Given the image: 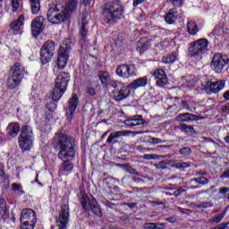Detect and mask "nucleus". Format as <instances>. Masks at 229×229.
<instances>
[{"mask_svg": "<svg viewBox=\"0 0 229 229\" xmlns=\"http://www.w3.org/2000/svg\"><path fill=\"white\" fill-rule=\"evenodd\" d=\"M54 146L59 151L57 153L59 160H62L58 173L62 176L67 175L74 169L72 160L76 158V140L61 130L54 137Z\"/></svg>", "mask_w": 229, "mask_h": 229, "instance_id": "f257e3e1", "label": "nucleus"}, {"mask_svg": "<svg viewBox=\"0 0 229 229\" xmlns=\"http://www.w3.org/2000/svg\"><path fill=\"white\" fill-rule=\"evenodd\" d=\"M8 135L10 137H18V144L21 151H30L33 148V141L35 140V134L33 133V128L28 124L19 126L17 123H12L8 125Z\"/></svg>", "mask_w": 229, "mask_h": 229, "instance_id": "f03ea898", "label": "nucleus"}, {"mask_svg": "<svg viewBox=\"0 0 229 229\" xmlns=\"http://www.w3.org/2000/svg\"><path fill=\"white\" fill-rule=\"evenodd\" d=\"M124 17V5L121 0H113L101 6V19L106 24H115Z\"/></svg>", "mask_w": 229, "mask_h": 229, "instance_id": "7ed1b4c3", "label": "nucleus"}, {"mask_svg": "<svg viewBox=\"0 0 229 229\" xmlns=\"http://www.w3.org/2000/svg\"><path fill=\"white\" fill-rule=\"evenodd\" d=\"M78 6V0H68V9L60 4L50 7L47 13L48 22L52 24H62L69 19L71 12H74Z\"/></svg>", "mask_w": 229, "mask_h": 229, "instance_id": "20e7f679", "label": "nucleus"}, {"mask_svg": "<svg viewBox=\"0 0 229 229\" xmlns=\"http://www.w3.org/2000/svg\"><path fill=\"white\" fill-rule=\"evenodd\" d=\"M78 198L82 207V209L85 210V212H90L91 210L92 214H94L98 217H101L103 216L101 208H99L98 200H96L94 197L87 196L85 191L81 190L78 194Z\"/></svg>", "mask_w": 229, "mask_h": 229, "instance_id": "39448f33", "label": "nucleus"}, {"mask_svg": "<svg viewBox=\"0 0 229 229\" xmlns=\"http://www.w3.org/2000/svg\"><path fill=\"white\" fill-rule=\"evenodd\" d=\"M208 52V40L207 38H199L189 44L188 56L201 60L203 55Z\"/></svg>", "mask_w": 229, "mask_h": 229, "instance_id": "423d86ee", "label": "nucleus"}, {"mask_svg": "<svg viewBox=\"0 0 229 229\" xmlns=\"http://www.w3.org/2000/svg\"><path fill=\"white\" fill-rule=\"evenodd\" d=\"M70 80L71 75L67 72H64L57 75L53 90V99L55 101H60V99H62V96H64L65 90H67Z\"/></svg>", "mask_w": 229, "mask_h": 229, "instance_id": "0eeeda50", "label": "nucleus"}, {"mask_svg": "<svg viewBox=\"0 0 229 229\" xmlns=\"http://www.w3.org/2000/svg\"><path fill=\"white\" fill-rule=\"evenodd\" d=\"M24 77V67L21 63L14 64L9 72V76L7 79V87L11 90L13 89H17L19 85H21V81H22V78Z\"/></svg>", "mask_w": 229, "mask_h": 229, "instance_id": "6e6552de", "label": "nucleus"}, {"mask_svg": "<svg viewBox=\"0 0 229 229\" xmlns=\"http://www.w3.org/2000/svg\"><path fill=\"white\" fill-rule=\"evenodd\" d=\"M56 49V44L53 40H47L43 44L40 48V62L42 65H47L51 60H53V56H55V51Z\"/></svg>", "mask_w": 229, "mask_h": 229, "instance_id": "1a4fd4ad", "label": "nucleus"}, {"mask_svg": "<svg viewBox=\"0 0 229 229\" xmlns=\"http://www.w3.org/2000/svg\"><path fill=\"white\" fill-rule=\"evenodd\" d=\"M71 41L64 40L58 50L57 66L58 69H65L69 62V54L71 53Z\"/></svg>", "mask_w": 229, "mask_h": 229, "instance_id": "9d476101", "label": "nucleus"}, {"mask_svg": "<svg viewBox=\"0 0 229 229\" xmlns=\"http://www.w3.org/2000/svg\"><path fill=\"white\" fill-rule=\"evenodd\" d=\"M115 72L120 78L128 80V78H135L137 76V68L135 64H123L116 67Z\"/></svg>", "mask_w": 229, "mask_h": 229, "instance_id": "9b49d317", "label": "nucleus"}, {"mask_svg": "<svg viewBox=\"0 0 229 229\" xmlns=\"http://www.w3.org/2000/svg\"><path fill=\"white\" fill-rule=\"evenodd\" d=\"M228 56L221 54H215L211 61L210 67L213 71H215V72L221 74V72H223V69L228 65Z\"/></svg>", "mask_w": 229, "mask_h": 229, "instance_id": "f8f14e48", "label": "nucleus"}, {"mask_svg": "<svg viewBox=\"0 0 229 229\" xmlns=\"http://www.w3.org/2000/svg\"><path fill=\"white\" fill-rule=\"evenodd\" d=\"M80 105V98L76 93H73L67 102L65 108V115L68 123H71L74 119V114H76V108Z\"/></svg>", "mask_w": 229, "mask_h": 229, "instance_id": "ddd939ff", "label": "nucleus"}, {"mask_svg": "<svg viewBox=\"0 0 229 229\" xmlns=\"http://www.w3.org/2000/svg\"><path fill=\"white\" fill-rule=\"evenodd\" d=\"M69 204H62L59 216L55 218V225L58 229H67L69 225Z\"/></svg>", "mask_w": 229, "mask_h": 229, "instance_id": "4468645a", "label": "nucleus"}, {"mask_svg": "<svg viewBox=\"0 0 229 229\" xmlns=\"http://www.w3.org/2000/svg\"><path fill=\"white\" fill-rule=\"evenodd\" d=\"M87 17H88V13H83L81 20V27L79 30V33L81 35L80 44L81 47H83L85 44H87V41L89 40V20H87Z\"/></svg>", "mask_w": 229, "mask_h": 229, "instance_id": "2eb2a0df", "label": "nucleus"}, {"mask_svg": "<svg viewBox=\"0 0 229 229\" xmlns=\"http://www.w3.org/2000/svg\"><path fill=\"white\" fill-rule=\"evenodd\" d=\"M226 81L225 80H218L216 81H207L204 86V90L207 94H218L225 89Z\"/></svg>", "mask_w": 229, "mask_h": 229, "instance_id": "dca6fc26", "label": "nucleus"}, {"mask_svg": "<svg viewBox=\"0 0 229 229\" xmlns=\"http://www.w3.org/2000/svg\"><path fill=\"white\" fill-rule=\"evenodd\" d=\"M46 28V18L44 16L36 17L31 22V31L33 37H38Z\"/></svg>", "mask_w": 229, "mask_h": 229, "instance_id": "f3484780", "label": "nucleus"}, {"mask_svg": "<svg viewBox=\"0 0 229 229\" xmlns=\"http://www.w3.org/2000/svg\"><path fill=\"white\" fill-rule=\"evenodd\" d=\"M123 123L128 128H131V130H137L139 126H144L146 124V120L142 118V115H135L125 120Z\"/></svg>", "mask_w": 229, "mask_h": 229, "instance_id": "a211bd4d", "label": "nucleus"}, {"mask_svg": "<svg viewBox=\"0 0 229 229\" xmlns=\"http://www.w3.org/2000/svg\"><path fill=\"white\" fill-rule=\"evenodd\" d=\"M130 89V84L127 86L123 84L119 90H113L112 94L114 101H123V99H126L131 94Z\"/></svg>", "mask_w": 229, "mask_h": 229, "instance_id": "6ab92c4d", "label": "nucleus"}, {"mask_svg": "<svg viewBox=\"0 0 229 229\" xmlns=\"http://www.w3.org/2000/svg\"><path fill=\"white\" fill-rule=\"evenodd\" d=\"M131 131H116L114 132H111L108 136L106 142L107 144H117L115 139H121V137H128L131 135Z\"/></svg>", "mask_w": 229, "mask_h": 229, "instance_id": "aec40b11", "label": "nucleus"}, {"mask_svg": "<svg viewBox=\"0 0 229 229\" xmlns=\"http://www.w3.org/2000/svg\"><path fill=\"white\" fill-rule=\"evenodd\" d=\"M148 85V77H140L138 79L133 80L131 83H129V88L131 90H137V89H141Z\"/></svg>", "mask_w": 229, "mask_h": 229, "instance_id": "412c9836", "label": "nucleus"}, {"mask_svg": "<svg viewBox=\"0 0 229 229\" xmlns=\"http://www.w3.org/2000/svg\"><path fill=\"white\" fill-rule=\"evenodd\" d=\"M176 19H178V8L174 7L165 14V21L166 24H174Z\"/></svg>", "mask_w": 229, "mask_h": 229, "instance_id": "4be33fe9", "label": "nucleus"}, {"mask_svg": "<svg viewBox=\"0 0 229 229\" xmlns=\"http://www.w3.org/2000/svg\"><path fill=\"white\" fill-rule=\"evenodd\" d=\"M190 183L193 186L192 189H199L200 187H203L204 185H208V178L205 176H199L195 177L193 179H191Z\"/></svg>", "mask_w": 229, "mask_h": 229, "instance_id": "5701e85b", "label": "nucleus"}, {"mask_svg": "<svg viewBox=\"0 0 229 229\" xmlns=\"http://www.w3.org/2000/svg\"><path fill=\"white\" fill-rule=\"evenodd\" d=\"M23 26H24V14H21L16 21L11 23L10 28L11 30H13V31H21Z\"/></svg>", "mask_w": 229, "mask_h": 229, "instance_id": "b1692460", "label": "nucleus"}, {"mask_svg": "<svg viewBox=\"0 0 229 229\" xmlns=\"http://www.w3.org/2000/svg\"><path fill=\"white\" fill-rule=\"evenodd\" d=\"M21 219H29V221H37V215L33 209L25 208L22 209L21 214Z\"/></svg>", "mask_w": 229, "mask_h": 229, "instance_id": "393cba45", "label": "nucleus"}, {"mask_svg": "<svg viewBox=\"0 0 229 229\" xmlns=\"http://www.w3.org/2000/svg\"><path fill=\"white\" fill-rule=\"evenodd\" d=\"M98 76L100 80L101 85L104 87H108V82L110 81V72L106 71H99Z\"/></svg>", "mask_w": 229, "mask_h": 229, "instance_id": "a878e982", "label": "nucleus"}, {"mask_svg": "<svg viewBox=\"0 0 229 229\" xmlns=\"http://www.w3.org/2000/svg\"><path fill=\"white\" fill-rule=\"evenodd\" d=\"M0 216L3 219H8L10 217V212L6 207V200L0 199Z\"/></svg>", "mask_w": 229, "mask_h": 229, "instance_id": "bb28decb", "label": "nucleus"}, {"mask_svg": "<svg viewBox=\"0 0 229 229\" xmlns=\"http://www.w3.org/2000/svg\"><path fill=\"white\" fill-rule=\"evenodd\" d=\"M195 117H197V116L191 113H183V114H180L177 116V119H178V121H181L182 123H187L189 121H194Z\"/></svg>", "mask_w": 229, "mask_h": 229, "instance_id": "cd10ccee", "label": "nucleus"}, {"mask_svg": "<svg viewBox=\"0 0 229 229\" xmlns=\"http://www.w3.org/2000/svg\"><path fill=\"white\" fill-rule=\"evenodd\" d=\"M187 30H188V33L193 36L199 31V29H198V24H196L193 21H188Z\"/></svg>", "mask_w": 229, "mask_h": 229, "instance_id": "c85d7f7f", "label": "nucleus"}, {"mask_svg": "<svg viewBox=\"0 0 229 229\" xmlns=\"http://www.w3.org/2000/svg\"><path fill=\"white\" fill-rule=\"evenodd\" d=\"M31 13L37 15L40 12V0H30Z\"/></svg>", "mask_w": 229, "mask_h": 229, "instance_id": "c756f323", "label": "nucleus"}, {"mask_svg": "<svg viewBox=\"0 0 229 229\" xmlns=\"http://www.w3.org/2000/svg\"><path fill=\"white\" fill-rule=\"evenodd\" d=\"M178 60L176 54H168L162 57L163 64H174Z\"/></svg>", "mask_w": 229, "mask_h": 229, "instance_id": "7c9ffc66", "label": "nucleus"}, {"mask_svg": "<svg viewBox=\"0 0 229 229\" xmlns=\"http://www.w3.org/2000/svg\"><path fill=\"white\" fill-rule=\"evenodd\" d=\"M0 178L4 180V183H10V175L4 173V165L0 163Z\"/></svg>", "mask_w": 229, "mask_h": 229, "instance_id": "2f4dec72", "label": "nucleus"}, {"mask_svg": "<svg viewBox=\"0 0 229 229\" xmlns=\"http://www.w3.org/2000/svg\"><path fill=\"white\" fill-rule=\"evenodd\" d=\"M179 130L184 133H196L194 127H192V125H187L186 123H182L179 127Z\"/></svg>", "mask_w": 229, "mask_h": 229, "instance_id": "473e14b6", "label": "nucleus"}, {"mask_svg": "<svg viewBox=\"0 0 229 229\" xmlns=\"http://www.w3.org/2000/svg\"><path fill=\"white\" fill-rule=\"evenodd\" d=\"M121 166L123 167L125 173H129L130 174H135V176H139V172H137V170L131 167L130 165L123 164V165H121Z\"/></svg>", "mask_w": 229, "mask_h": 229, "instance_id": "72a5a7b5", "label": "nucleus"}, {"mask_svg": "<svg viewBox=\"0 0 229 229\" xmlns=\"http://www.w3.org/2000/svg\"><path fill=\"white\" fill-rule=\"evenodd\" d=\"M56 101L58 100H55L53 98V93H52V99L49 100L48 103H47L46 107L47 108V110H49V112H55L56 109Z\"/></svg>", "mask_w": 229, "mask_h": 229, "instance_id": "f704fd0d", "label": "nucleus"}, {"mask_svg": "<svg viewBox=\"0 0 229 229\" xmlns=\"http://www.w3.org/2000/svg\"><path fill=\"white\" fill-rule=\"evenodd\" d=\"M169 164H171V161L163 160L160 161L158 164H154V167H156V169L165 170L167 169V165H169Z\"/></svg>", "mask_w": 229, "mask_h": 229, "instance_id": "c9c22d12", "label": "nucleus"}, {"mask_svg": "<svg viewBox=\"0 0 229 229\" xmlns=\"http://www.w3.org/2000/svg\"><path fill=\"white\" fill-rule=\"evenodd\" d=\"M37 220H27L23 222L21 229H34Z\"/></svg>", "mask_w": 229, "mask_h": 229, "instance_id": "e433bc0d", "label": "nucleus"}, {"mask_svg": "<svg viewBox=\"0 0 229 229\" xmlns=\"http://www.w3.org/2000/svg\"><path fill=\"white\" fill-rule=\"evenodd\" d=\"M107 85H109V87H112L113 89H121L124 85V83H123V81H121L112 80L107 83Z\"/></svg>", "mask_w": 229, "mask_h": 229, "instance_id": "4c0bfd02", "label": "nucleus"}, {"mask_svg": "<svg viewBox=\"0 0 229 229\" xmlns=\"http://www.w3.org/2000/svg\"><path fill=\"white\" fill-rule=\"evenodd\" d=\"M167 83H169L167 76L156 79V85H157V87H165Z\"/></svg>", "mask_w": 229, "mask_h": 229, "instance_id": "58836bf2", "label": "nucleus"}, {"mask_svg": "<svg viewBox=\"0 0 229 229\" xmlns=\"http://www.w3.org/2000/svg\"><path fill=\"white\" fill-rule=\"evenodd\" d=\"M165 76H167V74L165 73V71L159 69V70H156L154 72V78L155 80H158L160 78H165Z\"/></svg>", "mask_w": 229, "mask_h": 229, "instance_id": "ea45409f", "label": "nucleus"}, {"mask_svg": "<svg viewBox=\"0 0 229 229\" xmlns=\"http://www.w3.org/2000/svg\"><path fill=\"white\" fill-rule=\"evenodd\" d=\"M179 153L182 157H189V155H191V153H192V149H191V148H189V147H183L179 150Z\"/></svg>", "mask_w": 229, "mask_h": 229, "instance_id": "a19ab883", "label": "nucleus"}, {"mask_svg": "<svg viewBox=\"0 0 229 229\" xmlns=\"http://www.w3.org/2000/svg\"><path fill=\"white\" fill-rule=\"evenodd\" d=\"M225 216H226V211H224L221 214L214 216L212 219V222L213 223H221L223 221V219L225 218Z\"/></svg>", "mask_w": 229, "mask_h": 229, "instance_id": "79ce46f5", "label": "nucleus"}, {"mask_svg": "<svg viewBox=\"0 0 229 229\" xmlns=\"http://www.w3.org/2000/svg\"><path fill=\"white\" fill-rule=\"evenodd\" d=\"M12 12L15 13L17 10H19V6H21V2L19 0H11Z\"/></svg>", "mask_w": 229, "mask_h": 229, "instance_id": "37998d69", "label": "nucleus"}, {"mask_svg": "<svg viewBox=\"0 0 229 229\" xmlns=\"http://www.w3.org/2000/svg\"><path fill=\"white\" fill-rule=\"evenodd\" d=\"M144 160H158V155L157 154H145L143 156Z\"/></svg>", "mask_w": 229, "mask_h": 229, "instance_id": "c03bdc74", "label": "nucleus"}, {"mask_svg": "<svg viewBox=\"0 0 229 229\" xmlns=\"http://www.w3.org/2000/svg\"><path fill=\"white\" fill-rule=\"evenodd\" d=\"M208 207H212V204L209 202H200L196 205L197 208H208Z\"/></svg>", "mask_w": 229, "mask_h": 229, "instance_id": "a18cd8bd", "label": "nucleus"}, {"mask_svg": "<svg viewBox=\"0 0 229 229\" xmlns=\"http://www.w3.org/2000/svg\"><path fill=\"white\" fill-rule=\"evenodd\" d=\"M103 204L107 208H111V210H117V208H115V204L114 203H112V202H110L108 200H106V201L103 202Z\"/></svg>", "mask_w": 229, "mask_h": 229, "instance_id": "49530a36", "label": "nucleus"}, {"mask_svg": "<svg viewBox=\"0 0 229 229\" xmlns=\"http://www.w3.org/2000/svg\"><path fill=\"white\" fill-rule=\"evenodd\" d=\"M157 223L148 222L143 225L144 229H156Z\"/></svg>", "mask_w": 229, "mask_h": 229, "instance_id": "de8ad7c7", "label": "nucleus"}, {"mask_svg": "<svg viewBox=\"0 0 229 229\" xmlns=\"http://www.w3.org/2000/svg\"><path fill=\"white\" fill-rule=\"evenodd\" d=\"M12 189L14 192H19V191H21V189H22V185L14 182L12 184Z\"/></svg>", "mask_w": 229, "mask_h": 229, "instance_id": "09e8293b", "label": "nucleus"}, {"mask_svg": "<svg viewBox=\"0 0 229 229\" xmlns=\"http://www.w3.org/2000/svg\"><path fill=\"white\" fill-rule=\"evenodd\" d=\"M149 142H150V144H162V142H164V140H162L159 138H150Z\"/></svg>", "mask_w": 229, "mask_h": 229, "instance_id": "8fccbe9b", "label": "nucleus"}, {"mask_svg": "<svg viewBox=\"0 0 229 229\" xmlns=\"http://www.w3.org/2000/svg\"><path fill=\"white\" fill-rule=\"evenodd\" d=\"M170 3H172L174 6L180 7L183 4V0H170Z\"/></svg>", "mask_w": 229, "mask_h": 229, "instance_id": "3c124183", "label": "nucleus"}, {"mask_svg": "<svg viewBox=\"0 0 229 229\" xmlns=\"http://www.w3.org/2000/svg\"><path fill=\"white\" fill-rule=\"evenodd\" d=\"M229 192V188L228 187H222V188H219V194H222L224 197L226 196Z\"/></svg>", "mask_w": 229, "mask_h": 229, "instance_id": "603ef678", "label": "nucleus"}, {"mask_svg": "<svg viewBox=\"0 0 229 229\" xmlns=\"http://www.w3.org/2000/svg\"><path fill=\"white\" fill-rule=\"evenodd\" d=\"M87 94L89 96L94 97V96H96V89L94 88H92V87H89L87 89Z\"/></svg>", "mask_w": 229, "mask_h": 229, "instance_id": "864d4df0", "label": "nucleus"}, {"mask_svg": "<svg viewBox=\"0 0 229 229\" xmlns=\"http://www.w3.org/2000/svg\"><path fill=\"white\" fill-rule=\"evenodd\" d=\"M191 165L188 163H181L176 165L177 169H187V167H190Z\"/></svg>", "mask_w": 229, "mask_h": 229, "instance_id": "5fc2aeb1", "label": "nucleus"}, {"mask_svg": "<svg viewBox=\"0 0 229 229\" xmlns=\"http://www.w3.org/2000/svg\"><path fill=\"white\" fill-rule=\"evenodd\" d=\"M146 2V0H133L132 2V6L134 8H137V6H139V4H142V3Z\"/></svg>", "mask_w": 229, "mask_h": 229, "instance_id": "6e6d98bb", "label": "nucleus"}, {"mask_svg": "<svg viewBox=\"0 0 229 229\" xmlns=\"http://www.w3.org/2000/svg\"><path fill=\"white\" fill-rule=\"evenodd\" d=\"M6 3V0H0V13H4V7L3 4Z\"/></svg>", "mask_w": 229, "mask_h": 229, "instance_id": "4d7b16f0", "label": "nucleus"}, {"mask_svg": "<svg viewBox=\"0 0 229 229\" xmlns=\"http://www.w3.org/2000/svg\"><path fill=\"white\" fill-rule=\"evenodd\" d=\"M165 223H156V229H165Z\"/></svg>", "mask_w": 229, "mask_h": 229, "instance_id": "13d9d810", "label": "nucleus"}, {"mask_svg": "<svg viewBox=\"0 0 229 229\" xmlns=\"http://www.w3.org/2000/svg\"><path fill=\"white\" fill-rule=\"evenodd\" d=\"M132 182H134V183H144V180L140 177H133Z\"/></svg>", "mask_w": 229, "mask_h": 229, "instance_id": "bf43d9fd", "label": "nucleus"}, {"mask_svg": "<svg viewBox=\"0 0 229 229\" xmlns=\"http://www.w3.org/2000/svg\"><path fill=\"white\" fill-rule=\"evenodd\" d=\"M165 220L167 221L168 223H172V224L176 223V217H174V216L166 217Z\"/></svg>", "mask_w": 229, "mask_h": 229, "instance_id": "052dcab7", "label": "nucleus"}, {"mask_svg": "<svg viewBox=\"0 0 229 229\" xmlns=\"http://www.w3.org/2000/svg\"><path fill=\"white\" fill-rule=\"evenodd\" d=\"M222 112H223L224 114H229V104H227V105L222 106Z\"/></svg>", "mask_w": 229, "mask_h": 229, "instance_id": "680f3d73", "label": "nucleus"}, {"mask_svg": "<svg viewBox=\"0 0 229 229\" xmlns=\"http://www.w3.org/2000/svg\"><path fill=\"white\" fill-rule=\"evenodd\" d=\"M206 174L207 172L201 170L195 173V176H206Z\"/></svg>", "mask_w": 229, "mask_h": 229, "instance_id": "e2e57ef3", "label": "nucleus"}, {"mask_svg": "<svg viewBox=\"0 0 229 229\" xmlns=\"http://www.w3.org/2000/svg\"><path fill=\"white\" fill-rule=\"evenodd\" d=\"M4 140H6V136L4 135V133L0 131V144H3Z\"/></svg>", "mask_w": 229, "mask_h": 229, "instance_id": "0e129e2a", "label": "nucleus"}, {"mask_svg": "<svg viewBox=\"0 0 229 229\" xmlns=\"http://www.w3.org/2000/svg\"><path fill=\"white\" fill-rule=\"evenodd\" d=\"M220 178H229V169L225 170L222 175H220Z\"/></svg>", "mask_w": 229, "mask_h": 229, "instance_id": "69168bd1", "label": "nucleus"}, {"mask_svg": "<svg viewBox=\"0 0 229 229\" xmlns=\"http://www.w3.org/2000/svg\"><path fill=\"white\" fill-rule=\"evenodd\" d=\"M223 98L225 99V101H229V90L224 92Z\"/></svg>", "mask_w": 229, "mask_h": 229, "instance_id": "338daca9", "label": "nucleus"}, {"mask_svg": "<svg viewBox=\"0 0 229 229\" xmlns=\"http://www.w3.org/2000/svg\"><path fill=\"white\" fill-rule=\"evenodd\" d=\"M125 205L129 207V208H135V207H137L136 203H125Z\"/></svg>", "mask_w": 229, "mask_h": 229, "instance_id": "774afa93", "label": "nucleus"}]
</instances>
